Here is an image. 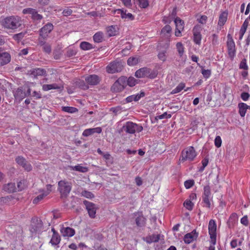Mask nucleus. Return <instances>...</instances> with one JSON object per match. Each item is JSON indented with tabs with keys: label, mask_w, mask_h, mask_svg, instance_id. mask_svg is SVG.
<instances>
[{
	"label": "nucleus",
	"mask_w": 250,
	"mask_h": 250,
	"mask_svg": "<svg viewBox=\"0 0 250 250\" xmlns=\"http://www.w3.org/2000/svg\"><path fill=\"white\" fill-rule=\"evenodd\" d=\"M23 23L21 18L17 16H11L4 19L2 26L6 29H16L20 27Z\"/></svg>",
	"instance_id": "f257e3e1"
},
{
	"label": "nucleus",
	"mask_w": 250,
	"mask_h": 250,
	"mask_svg": "<svg viewBox=\"0 0 250 250\" xmlns=\"http://www.w3.org/2000/svg\"><path fill=\"white\" fill-rule=\"evenodd\" d=\"M44 230L42 222L40 219L32 220L30 227V231L32 237L41 234Z\"/></svg>",
	"instance_id": "f03ea898"
},
{
	"label": "nucleus",
	"mask_w": 250,
	"mask_h": 250,
	"mask_svg": "<svg viewBox=\"0 0 250 250\" xmlns=\"http://www.w3.org/2000/svg\"><path fill=\"white\" fill-rule=\"evenodd\" d=\"M143 129L142 125L132 122H127L122 127L121 130L128 134H134L135 132H140Z\"/></svg>",
	"instance_id": "7ed1b4c3"
},
{
	"label": "nucleus",
	"mask_w": 250,
	"mask_h": 250,
	"mask_svg": "<svg viewBox=\"0 0 250 250\" xmlns=\"http://www.w3.org/2000/svg\"><path fill=\"white\" fill-rule=\"evenodd\" d=\"M31 89L28 86L19 87L13 91L14 97L16 100L21 101L26 97L31 95Z\"/></svg>",
	"instance_id": "20e7f679"
},
{
	"label": "nucleus",
	"mask_w": 250,
	"mask_h": 250,
	"mask_svg": "<svg viewBox=\"0 0 250 250\" xmlns=\"http://www.w3.org/2000/svg\"><path fill=\"white\" fill-rule=\"evenodd\" d=\"M157 73L152 72L150 68L147 67H143L135 72V76L137 78L148 77L151 79L155 78L157 76Z\"/></svg>",
	"instance_id": "39448f33"
},
{
	"label": "nucleus",
	"mask_w": 250,
	"mask_h": 250,
	"mask_svg": "<svg viewBox=\"0 0 250 250\" xmlns=\"http://www.w3.org/2000/svg\"><path fill=\"white\" fill-rule=\"evenodd\" d=\"M216 228L217 226L215 220L211 219L209 221L208 229L210 242L213 245H215L216 242Z\"/></svg>",
	"instance_id": "423d86ee"
},
{
	"label": "nucleus",
	"mask_w": 250,
	"mask_h": 250,
	"mask_svg": "<svg viewBox=\"0 0 250 250\" xmlns=\"http://www.w3.org/2000/svg\"><path fill=\"white\" fill-rule=\"evenodd\" d=\"M58 190L62 196H66L71 190L70 183L65 180H61L58 182Z\"/></svg>",
	"instance_id": "0eeeda50"
},
{
	"label": "nucleus",
	"mask_w": 250,
	"mask_h": 250,
	"mask_svg": "<svg viewBox=\"0 0 250 250\" xmlns=\"http://www.w3.org/2000/svg\"><path fill=\"white\" fill-rule=\"evenodd\" d=\"M123 68L122 63L118 61H113L106 67V71L108 73L113 74L121 72Z\"/></svg>",
	"instance_id": "6e6552de"
},
{
	"label": "nucleus",
	"mask_w": 250,
	"mask_h": 250,
	"mask_svg": "<svg viewBox=\"0 0 250 250\" xmlns=\"http://www.w3.org/2000/svg\"><path fill=\"white\" fill-rule=\"evenodd\" d=\"M126 77H120L113 84L111 90L114 92H119L122 91L126 85Z\"/></svg>",
	"instance_id": "1a4fd4ad"
},
{
	"label": "nucleus",
	"mask_w": 250,
	"mask_h": 250,
	"mask_svg": "<svg viewBox=\"0 0 250 250\" xmlns=\"http://www.w3.org/2000/svg\"><path fill=\"white\" fill-rule=\"evenodd\" d=\"M83 204L86 207L89 217L91 218H94L96 216V210L98 208L96 205L86 200L83 201Z\"/></svg>",
	"instance_id": "9d476101"
},
{
	"label": "nucleus",
	"mask_w": 250,
	"mask_h": 250,
	"mask_svg": "<svg viewBox=\"0 0 250 250\" xmlns=\"http://www.w3.org/2000/svg\"><path fill=\"white\" fill-rule=\"evenodd\" d=\"M53 28L54 26L52 23H47L40 30V37L43 39H46L48 34L53 30Z\"/></svg>",
	"instance_id": "9b49d317"
},
{
	"label": "nucleus",
	"mask_w": 250,
	"mask_h": 250,
	"mask_svg": "<svg viewBox=\"0 0 250 250\" xmlns=\"http://www.w3.org/2000/svg\"><path fill=\"white\" fill-rule=\"evenodd\" d=\"M174 23L176 26L175 35L176 37H180L181 32L184 28V22L180 18L177 17L174 20Z\"/></svg>",
	"instance_id": "f8f14e48"
},
{
	"label": "nucleus",
	"mask_w": 250,
	"mask_h": 250,
	"mask_svg": "<svg viewBox=\"0 0 250 250\" xmlns=\"http://www.w3.org/2000/svg\"><path fill=\"white\" fill-rule=\"evenodd\" d=\"M115 12L118 15H120L123 19L126 21H133L134 19V16L130 13H127L126 10L121 9H117Z\"/></svg>",
	"instance_id": "ddd939ff"
},
{
	"label": "nucleus",
	"mask_w": 250,
	"mask_h": 250,
	"mask_svg": "<svg viewBox=\"0 0 250 250\" xmlns=\"http://www.w3.org/2000/svg\"><path fill=\"white\" fill-rule=\"evenodd\" d=\"M85 81L88 84L95 85L99 83L101 79L98 75L93 74L86 77Z\"/></svg>",
	"instance_id": "4468645a"
},
{
	"label": "nucleus",
	"mask_w": 250,
	"mask_h": 250,
	"mask_svg": "<svg viewBox=\"0 0 250 250\" xmlns=\"http://www.w3.org/2000/svg\"><path fill=\"white\" fill-rule=\"evenodd\" d=\"M16 161L19 165L21 166L26 171L31 170V165L25 160L24 157H17Z\"/></svg>",
	"instance_id": "2eb2a0df"
},
{
	"label": "nucleus",
	"mask_w": 250,
	"mask_h": 250,
	"mask_svg": "<svg viewBox=\"0 0 250 250\" xmlns=\"http://www.w3.org/2000/svg\"><path fill=\"white\" fill-rule=\"evenodd\" d=\"M227 45L228 55L229 57L232 59L234 58L236 52L235 43L233 41H231V40H230L229 42H227Z\"/></svg>",
	"instance_id": "dca6fc26"
},
{
	"label": "nucleus",
	"mask_w": 250,
	"mask_h": 250,
	"mask_svg": "<svg viewBox=\"0 0 250 250\" xmlns=\"http://www.w3.org/2000/svg\"><path fill=\"white\" fill-rule=\"evenodd\" d=\"M193 41L194 42L199 45L201 43L202 36L200 34V28L198 26H195L193 29Z\"/></svg>",
	"instance_id": "f3484780"
},
{
	"label": "nucleus",
	"mask_w": 250,
	"mask_h": 250,
	"mask_svg": "<svg viewBox=\"0 0 250 250\" xmlns=\"http://www.w3.org/2000/svg\"><path fill=\"white\" fill-rule=\"evenodd\" d=\"M172 28L169 25H166L161 30V33L162 37L165 38L170 41V38L171 36Z\"/></svg>",
	"instance_id": "a211bd4d"
},
{
	"label": "nucleus",
	"mask_w": 250,
	"mask_h": 250,
	"mask_svg": "<svg viewBox=\"0 0 250 250\" xmlns=\"http://www.w3.org/2000/svg\"><path fill=\"white\" fill-rule=\"evenodd\" d=\"M11 61V56L7 52H1L0 55V65H4Z\"/></svg>",
	"instance_id": "6ab92c4d"
},
{
	"label": "nucleus",
	"mask_w": 250,
	"mask_h": 250,
	"mask_svg": "<svg viewBox=\"0 0 250 250\" xmlns=\"http://www.w3.org/2000/svg\"><path fill=\"white\" fill-rule=\"evenodd\" d=\"M198 236V234L195 231H193L190 233L186 234L184 237V241L186 244H190L196 239Z\"/></svg>",
	"instance_id": "aec40b11"
},
{
	"label": "nucleus",
	"mask_w": 250,
	"mask_h": 250,
	"mask_svg": "<svg viewBox=\"0 0 250 250\" xmlns=\"http://www.w3.org/2000/svg\"><path fill=\"white\" fill-rule=\"evenodd\" d=\"M102 131L101 127H98L93 128H88L85 129L83 133V135L85 137L89 136L95 133H100Z\"/></svg>",
	"instance_id": "412c9836"
},
{
	"label": "nucleus",
	"mask_w": 250,
	"mask_h": 250,
	"mask_svg": "<svg viewBox=\"0 0 250 250\" xmlns=\"http://www.w3.org/2000/svg\"><path fill=\"white\" fill-rule=\"evenodd\" d=\"M136 216L138 215L137 217L135 219V222L136 225L139 227H142L145 225L146 219L143 215L142 213H137L135 214Z\"/></svg>",
	"instance_id": "4be33fe9"
},
{
	"label": "nucleus",
	"mask_w": 250,
	"mask_h": 250,
	"mask_svg": "<svg viewBox=\"0 0 250 250\" xmlns=\"http://www.w3.org/2000/svg\"><path fill=\"white\" fill-rule=\"evenodd\" d=\"M182 156H196L197 154L193 146L185 148L182 152Z\"/></svg>",
	"instance_id": "5701e85b"
},
{
	"label": "nucleus",
	"mask_w": 250,
	"mask_h": 250,
	"mask_svg": "<svg viewBox=\"0 0 250 250\" xmlns=\"http://www.w3.org/2000/svg\"><path fill=\"white\" fill-rule=\"evenodd\" d=\"M61 233L64 237H72L75 233V230L70 227L63 228L61 229Z\"/></svg>",
	"instance_id": "b1692460"
},
{
	"label": "nucleus",
	"mask_w": 250,
	"mask_h": 250,
	"mask_svg": "<svg viewBox=\"0 0 250 250\" xmlns=\"http://www.w3.org/2000/svg\"><path fill=\"white\" fill-rule=\"evenodd\" d=\"M238 107L239 108V113L242 117H244L245 116L248 109H250V106L244 103H239Z\"/></svg>",
	"instance_id": "393cba45"
},
{
	"label": "nucleus",
	"mask_w": 250,
	"mask_h": 250,
	"mask_svg": "<svg viewBox=\"0 0 250 250\" xmlns=\"http://www.w3.org/2000/svg\"><path fill=\"white\" fill-rule=\"evenodd\" d=\"M69 167L71 170H75L82 173L86 172L88 170L87 167L83 166L82 164H79L75 166H69Z\"/></svg>",
	"instance_id": "a878e982"
},
{
	"label": "nucleus",
	"mask_w": 250,
	"mask_h": 250,
	"mask_svg": "<svg viewBox=\"0 0 250 250\" xmlns=\"http://www.w3.org/2000/svg\"><path fill=\"white\" fill-rule=\"evenodd\" d=\"M145 96V93L144 92H141L140 94L137 95H133L127 97L126 98V101L127 103H130L132 101H138L142 97Z\"/></svg>",
	"instance_id": "bb28decb"
},
{
	"label": "nucleus",
	"mask_w": 250,
	"mask_h": 250,
	"mask_svg": "<svg viewBox=\"0 0 250 250\" xmlns=\"http://www.w3.org/2000/svg\"><path fill=\"white\" fill-rule=\"evenodd\" d=\"M60 236L56 231H54V234H53L49 243L52 246H55L58 245L60 243Z\"/></svg>",
	"instance_id": "cd10ccee"
},
{
	"label": "nucleus",
	"mask_w": 250,
	"mask_h": 250,
	"mask_svg": "<svg viewBox=\"0 0 250 250\" xmlns=\"http://www.w3.org/2000/svg\"><path fill=\"white\" fill-rule=\"evenodd\" d=\"M31 75L34 77H36L38 76H44L46 74L45 70L42 68H35L30 70Z\"/></svg>",
	"instance_id": "c85d7f7f"
},
{
	"label": "nucleus",
	"mask_w": 250,
	"mask_h": 250,
	"mask_svg": "<svg viewBox=\"0 0 250 250\" xmlns=\"http://www.w3.org/2000/svg\"><path fill=\"white\" fill-rule=\"evenodd\" d=\"M228 13L226 12H222L219 16L218 25L220 26H223L227 20Z\"/></svg>",
	"instance_id": "c756f323"
},
{
	"label": "nucleus",
	"mask_w": 250,
	"mask_h": 250,
	"mask_svg": "<svg viewBox=\"0 0 250 250\" xmlns=\"http://www.w3.org/2000/svg\"><path fill=\"white\" fill-rule=\"evenodd\" d=\"M212 202V197H202V203L204 207L210 208H211Z\"/></svg>",
	"instance_id": "7c9ffc66"
},
{
	"label": "nucleus",
	"mask_w": 250,
	"mask_h": 250,
	"mask_svg": "<svg viewBox=\"0 0 250 250\" xmlns=\"http://www.w3.org/2000/svg\"><path fill=\"white\" fill-rule=\"evenodd\" d=\"M169 47V44L167 43L166 44V49L161 51L158 54V58L163 62H165L167 60V49Z\"/></svg>",
	"instance_id": "2f4dec72"
},
{
	"label": "nucleus",
	"mask_w": 250,
	"mask_h": 250,
	"mask_svg": "<svg viewBox=\"0 0 250 250\" xmlns=\"http://www.w3.org/2000/svg\"><path fill=\"white\" fill-rule=\"evenodd\" d=\"M4 190L8 192H13L16 191L17 188L14 183H8L4 186Z\"/></svg>",
	"instance_id": "473e14b6"
},
{
	"label": "nucleus",
	"mask_w": 250,
	"mask_h": 250,
	"mask_svg": "<svg viewBox=\"0 0 250 250\" xmlns=\"http://www.w3.org/2000/svg\"><path fill=\"white\" fill-rule=\"evenodd\" d=\"M60 87L58 86L56 83L50 84H43L42 85V90L44 91H48L51 89H59Z\"/></svg>",
	"instance_id": "72a5a7b5"
},
{
	"label": "nucleus",
	"mask_w": 250,
	"mask_h": 250,
	"mask_svg": "<svg viewBox=\"0 0 250 250\" xmlns=\"http://www.w3.org/2000/svg\"><path fill=\"white\" fill-rule=\"evenodd\" d=\"M248 26V22L247 20H245L244 23H243L242 26H241V28L240 30L239 40H241L243 38V37L246 31Z\"/></svg>",
	"instance_id": "f704fd0d"
},
{
	"label": "nucleus",
	"mask_w": 250,
	"mask_h": 250,
	"mask_svg": "<svg viewBox=\"0 0 250 250\" xmlns=\"http://www.w3.org/2000/svg\"><path fill=\"white\" fill-rule=\"evenodd\" d=\"M47 195H48V192H44L42 191V192L38 195L36 198L34 199L33 200V204H37L39 203L41 200H42L44 197L46 196Z\"/></svg>",
	"instance_id": "c9c22d12"
},
{
	"label": "nucleus",
	"mask_w": 250,
	"mask_h": 250,
	"mask_svg": "<svg viewBox=\"0 0 250 250\" xmlns=\"http://www.w3.org/2000/svg\"><path fill=\"white\" fill-rule=\"evenodd\" d=\"M27 186V181L25 180H21L17 183V188L18 191L24 189Z\"/></svg>",
	"instance_id": "e433bc0d"
},
{
	"label": "nucleus",
	"mask_w": 250,
	"mask_h": 250,
	"mask_svg": "<svg viewBox=\"0 0 250 250\" xmlns=\"http://www.w3.org/2000/svg\"><path fill=\"white\" fill-rule=\"evenodd\" d=\"M103 39V34L102 32H99L96 33L93 36V40L95 42H101Z\"/></svg>",
	"instance_id": "4c0bfd02"
},
{
	"label": "nucleus",
	"mask_w": 250,
	"mask_h": 250,
	"mask_svg": "<svg viewBox=\"0 0 250 250\" xmlns=\"http://www.w3.org/2000/svg\"><path fill=\"white\" fill-rule=\"evenodd\" d=\"M80 47L82 50H88L93 48V46L88 42H83L80 44Z\"/></svg>",
	"instance_id": "58836bf2"
},
{
	"label": "nucleus",
	"mask_w": 250,
	"mask_h": 250,
	"mask_svg": "<svg viewBox=\"0 0 250 250\" xmlns=\"http://www.w3.org/2000/svg\"><path fill=\"white\" fill-rule=\"evenodd\" d=\"M176 49L179 53L180 57H182L184 53V47L183 44L181 42L176 43Z\"/></svg>",
	"instance_id": "ea45409f"
},
{
	"label": "nucleus",
	"mask_w": 250,
	"mask_h": 250,
	"mask_svg": "<svg viewBox=\"0 0 250 250\" xmlns=\"http://www.w3.org/2000/svg\"><path fill=\"white\" fill-rule=\"evenodd\" d=\"M202 197H212L211 194L210 188L208 185L204 187Z\"/></svg>",
	"instance_id": "a19ab883"
},
{
	"label": "nucleus",
	"mask_w": 250,
	"mask_h": 250,
	"mask_svg": "<svg viewBox=\"0 0 250 250\" xmlns=\"http://www.w3.org/2000/svg\"><path fill=\"white\" fill-rule=\"evenodd\" d=\"M139 61V58L130 57L127 60V64L130 66H133L137 64Z\"/></svg>",
	"instance_id": "79ce46f5"
},
{
	"label": "nucleus",
	"mask_w": 250,
	"mask_h": 250,
	"mask_svg": "<svg viewBox=\"0 0 250 250\" xmlns=\"http://www.w3.org/2000/svg\"><path fill=\"white\" fill-rule=\"evenodd\" d=\"M146 239H147V242L148 243H152L158 242L160 239V237L159 235L152 234L148 237H147Z\"/></svg>",
	"instance_id": "37998d69"
},
{
	"label": "nucleus",
	"mask_w": 250,
	"mask_h": 250,
	"mask_svg": "<svg viewBox=\"0 0 250 250\" xmlns=\"http://www.w3.org/2000/svg\"><path fill=\"white\" fill-rule=\"evenodd\" d=\"M11 198V196L0 197V206L8 204Z\"/></svg>",
	"instance_id": "c03bdc74"
},
{
	"label": "nucleus",
	"mask_w": 250,
	"mask_h": 250,
	"mask_svg": "<svg viewBox=\"0 0 250 250\" xmlns=\"http://www.w3.org/2000/svg\"><path fill=\"white\" fill-rule=\"evenodd\" d=\"M185 87V84L183 83H180L177 87L174 89L172 92V94H176L180 92L181 90H182L184 87Z\"/></svg>",
	"instance_id": "a18cd8bd"
},
{
	"label": "nucleus",
	"mask_w": 250,
	"mask_h": 250,
	"mask_svg": "<svg viewBox=\"0 0 250 250\" xmlns=\"http://www.w3.org/2000/svg\"><path fill=\"white\" fill-rule=\"evenodd\" d=\"M202 166L199 168L198 171L199 172H202L204 170L205 168L207 166L208 163V159L206 157L202 160Z\"/></svg>",
	"instance_id": "49530a36"
},
{
	"label": "nucleus",
	"mask_w": 250,
	"mask_h": 250,
	"mask_svg": "<svg viewBox=\"0 0 250 250\" xmlns=\"http://www.w3.org/2000/svg\"><path fill=\"white\" fill-rule=\"evenodd\" d=\"M62 110L64 112H68V113H75L78 111V109L73 107L70 106H63L62 107Z\"/></svg>",
	"instance_id": "de8ad7c7"
},
{
	"label": "nucleus",
	"mask_w": 250,
	"mask_h": 250,
	"mask_svg": "<svg viewBox=\"0 0 250 250\" xmlns=\"http://www.w3.org/2000/svg\"><path fill=\"white\" fill-rule=\"evenodd\" d=\"M82 195L88 199H92L94 197V195L91 192L87 190L83 191Z\"/></svg>",
	"instance_id": "09e8293b"
},
{
	"label": "nucleus",
	"mask_w": 250,
	"mask_h": 250,
	"mask_svg": "<svg viewBox=\"0 0 250 250\" xmlns=\"http://www.w3.org/2000/svg\"><path fill=\"white\" fill-rule=\"evenodd\" d=\"M25 34V32H21L20 33L15 34L13 36V39L18 42H19L21 40V39H22Z\"/></svg>",
	"instance_id": "8fccbe9b"
},
{
	"label": "nucleus",
	"mask_w": 250,
	"mask_h": 250,
	"mask_svg": "<svg viewBox=\"0 0 250 250\" xmlns=\"http://www.w3.org/2000/svg\"><path fill=\"white\" fill-rule=\"evenodd\" d=\"M22 230L20 227H18L15 231L14 232V235L16 238L21 239L22 237Z\"/></svg>",
	"instance_id": "3c124183"
},
{
	"label": "nucleus",
	"mask_w": 250,
	"mask_h": 250,
	"mask_svg": "<svg viewBox=\"0 0 250 250\" xmlns=\"http://www.w3.org/2000/svg\"><path fill=\"white\" fill-rule=\"evenodd\" d=\"M107 32L108 36L111 37L115 36L116 35V29L115 27L113 26H110L107 28Z\"/></svg>",
	"instance_id": "603ef678"
},
{
	"label": "nucleus",
	"mask_w": 250,
	"mask_h": 250,
	"mask_svg": "<svg viewBox=\"0 0 250 250\" xmlns=\"http://www.w3.org/2000/svg\"><path fill=\"white\" fill-rule=\"evenodd\" d=\"M126 82L129 86L132 87L136 84V80L132 77H130L127 80L126 79Z\"/></svg>",
	"instance_id": "864d4df0"
},
{
	"label": "nucleus",
	"mask_w": 250,
	"mask_h": 250,
	"mask_svg": "<svg viewBox=\"0 0 250 250\" xmlns=\"http://www.w3.org/2000/svg\"><path fill=\"white\" fill-rule=\"evenodd\" d=\"M184 205L189 210H191L193 208V204L190 200L185 201Z\"/></svg>",
	"instance_id": "5fc2aeb1"
},
{
	"label": "nucleus",
	"mask_w": 250,
	"mask_h": 250,
	"mask_svg": "<svg viewBox=\"0 0 250 250\" xmlns=\"http://www.w3.org/2000/svg\"><path fill=\"white\" fill-rule=\"evenodd\" d=\"M139 5L140 7L146 8L148 6V1L147 0H138Z\"/></svg>",
	"instance_id": "6e6d98bb"
},
{
	"label": "nucleus",
	"mask_w": 250,
	"mask_h": 250,
	"mask_svg": "<svg viewBox=\"0 0 250 250\" xmlns=\"http://www.w3.org/2000/svg\"><path fill=\"white\" fill-rule=\"evenodd\" d=\"M211 43L213 46L216 45L217 44H218V36L216 34H212L211 37Z\"/></svg>",
	"instance_id": "4d7b16f0"
},
{
	"label": "nucleus",
	"mask_w": 250,
	"mask_h": 250,
	"mask_svg": "<svg viewBox=\"0 0 250 250\" xmlns=\"http://www.w3.org/2000/svg\"><path fill=\"white\" fill-rule=\"evenodd\" d=\"M239 68L240 69H243L247 70L248 69V66L247 64V60L246 59H244L240 62Z\"/></svg>",
	"instance_id": "13d9d810"
},
{
	"label": "nucleus",
	"mask_w": 250,
	"mask_h": 250,
	"mask_svg": "<svg viewBox=\"0 0 250 250\" xmlns=\"http://www.w3.org/2000/svg\"><path fill=\"white\" fill-rule=\"evenodd\" d=\"M77 85L80 88L84 90L87 89L89 87L83 81H80L79 82H78Z\"/></svg>",
	"instance_id": "bf43d9fd"
},
{
	"label": "nucleus",
	"mask_w": 250,
	"mask_h": 250,
	"mask_svg": "<svg viewBox=\"0 0 250 250\" xmlns=\"http://www.w3.org/2000/svg\"><path fill=\"white\" fill-rule=\"evenodd\" d=\"M32 18L34 20H41L42 19V15L38 13V12L35 10V12L32 15Z\"/></svg>",
	"instance_id": "052dcab7"
},
{
	"label": "nucleus",
	"mask_w": 250,
	"mask_h": 250,
	"mask_svg": "<svg viewBox=\"0 0 250 250\" xmlns=\"http://www.w3.org/2000/svg\"><path fill=\"white\" fill-rule=\"evenodd\" d=\"M214 144L215 146L217 147H220L221 146L222 144V140L219 136H217L216 137L215 140H214Z\"/></svg>",
	"instance_id": "680f3d73"
},
{
	"label": "nucleus",
	"mask_w": 250,
	"mask_h": 250,
	"mask_svg": "<svg viewBox=\"0 0 250 250\" xmlns=\"http://www.w3.org/2000/svg\"><path fill=\"white\" fill-rule=\"evenodd\" d=\"M36 9L31 8H27L23 9L22 13L24 14H31L32 15L34 14V12H35Z\"/></svg>",
	"instance_id": "e2e57ef3"
},
{
	"label": "nucleus",
	"mask_w": 250,
	"mask_h": 250,
	"mask_svg": "<svg viewBox=\"0 0 250 250\" xmlns=\"http://www.w3.org/2000/svg\"><path fill=\"white\" fill-rule=\"evenodd\" d=\"M194 184L193 180H187L184 183L185 187L186 188L188 189L191 188Z\"/></svg>",
	"instance_id": "0e129e2a"
},
{
	"label": "nucleus",
	"mask_w": 250,
	"mask_h": 250,
	"mask_svg": "<svg viewBox=\"0 0 250 250\" xmlns=\"http://www.w3.org/2000/svg\"><path fill=\"white\" fill-rule=\"evenodd\" d=\"M202 74L205 78H208L211 75V70L209 69H202Z\"/></svg>",
	"instance_id": "69168bd1"
},
{
	"label": "nucleus",
	"mask_w": 250,
	"mask_h": 250,
	"mask_svg": "<svg viewBox=\"0 0 250 250\" xmlns=\"http://www.w3.org/2000/svg\"><path fill=\"white\" fill-rule=\"evenodd\" d=\"M76 54V52L75 50L72 49H69L67 50L66 53V56L67 57H71L73 56H75Z\"/></svg>",
	"instance_id": "338daca9"
},
{
	"label": "nucleus",
	"mask_w": 250,
	"mask_h": 250,
	"mask_svg": "<svg viewBox=\"0 0 250 250\" xmlns=\"http://www.w3.org/2000/svg\"><path fill=\"white\" fill-rule=\"evenodd\" d=\"M241 223L245 226H247L249 224L248 219L247 215L243 217L240 220Z\"/></svg>",
	"instance_id": "774afa93"
}]
</instances>
